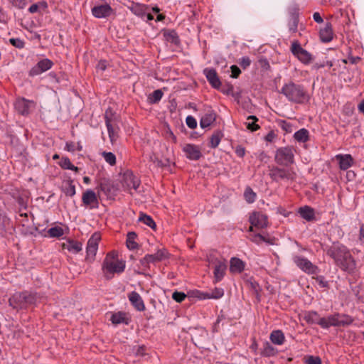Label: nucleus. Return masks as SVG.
Here are the masks:
<instances>
[{
	"mask_svg": "<svg viewBox=\"0 0 364 364\" xmlns=\"http://www.w3.org/2000/svg\"><path fill=\"white\" fill-rule=\"evenodd\" d=\"M327 254L342 269L350 272L355 268V262L344 245L334 244L328 250Z\"/></svg>",
	"mask_w": 364,
	"mask_h": 364,
	"instance_id": "obj_1",
	"label": "nucleus"
},
{
	"mask_svg": "<svg viewBox=\"0 0 364 364\" xmlns=\"http://www.w3.org/2000/svg\"><path fill=\"white\" fill-rule=\"evenodd\" d=\"M282 94L289 102L295 104H304L309 100V95L307 90L301 84H296L294 82L285 83L281 90Z\"/></svg>",
	"mask_w": 364,
	"mask_h": 364,
	"instance_id": "obj_2",
	"label": "nucleus"
},
{
	"mask_svg": "<svg viewBox=\"0 0 364 364\" xmlns=\"http://www.w3.org/2000/svg\"><path fill=\"white\" fill-rule=\"evenodd\" d=\"M125 261L118 259L117 252L112 251L107 254L105 258L102 269L105 277L109 280L113 277L114 274H120L124 271Z\"/></svg>",
	"mask_w": 364,
	"mask_h": 364,
	"instance_id": "obj_3",
	"label": "nucleus"
},
{
	"mask_svg": "<svg viewBox=\"0 0 364 364\" xmlns=\"http://www.w3.org/2000/svg\"><path fill=\"white\" fill-rule=\"evenodd\" d=\"M37 301L36 294L28 291L16 292L10 297L9 305L15 309H26Z\"/></svg>",
	"mask_w": 364,
	"mask_h": 364,
	"instance_id": "obj_4",
	"label": "nucleus"
},
{
	"mask_svg": "<svg viewBox=\"0 0 364 364\" xmlns=\"http://www.w3.org/2000/svg\"><path fill=\"white\" fill-rule=\"evenodd\" d=\"M294 155L291 147H282L276 151L275 161L279 165L288 166L294 162Z\"/></svg>",
	"mask_w": 364,
	"mask_h": 364,
	"instance_id": "obj_5",
	"label": "nucleus"
},
{
	"mask_svg": "<svg viewBox=\"0 0 364 364\" xmlns=\"http://www.w3.org/2000/svg\"><path fill=\"white\" fill-rule=\"evenodd\" d=\"M36 103L33 100H26L24 97L17 98L14 102L16 111L21 115L27 116L31 109H35Z\"/></svg>",
	"mask_w": 364,
	"mask_h": 364,
	"instance_id": "obj_6",
	"label": "nucleus"
},
{
	"mask_svg": "<svg viewBox=\"0 0 364 364\" xmlns=\"http://www.w3.org/2000/svg\"><path fill=\"white\" fill-rule=\"evenodd\" d=\"M100 240L101 235L99 232H95L88 240L86 247V260L90 262L94 260L98 249V244Z\"/></svg>",
	"mask_w": 364,
	"mask_h": 364,
	"instance_id": "obj_7",
	"label": "nucleus"
},
{
	"mask_svg": "<svg viewBox=\"0 0 364 364\" xmlns=\"http://www.w3.org/2000/svg\"><path fill=\"white\" fill-rule=\"evenodd\" d=\"M293 261L303 272L310 274H316L317 267L313 264L307 258L300 255H294Z\"/></svg>",
	"mask_w": 364,
	"mask_h": 364,
	"instance_id": "obj_8",
	"label": "nucleus"
},
{
	"mask_svg": "<svg viewBox=\"0 0 364 364\" xmlns=\"http://www.w3.org/2000/svg\"><path fill=\"white\" fill-rule=\"evenodd\" d=\"M269 175L275 181L279 180L294 181L296 178V173L291 169H284L278 167L273 168Z\"/></svg>",
	"mask_w": 364,
	"mask_h": 364,
	"instance_id": "obj_9",
	"label": "nucleus"
},
{
	"mask_svg": "<svg viewBox=\"0 0 364 364\" xmlns=\"http://www.w3.org/2000/svg\"><path fill=\"white\" fill-rule=\"evenodd\" d=\"M291 51L299 60L304 64H309L312 60L311 55L304 50L298 42H294L291 47Z\"/></svg>",
	"mask_w": 364,
	"mask_h": 364,
	"instance_id": "obj_10",
	"label": "nucleus"
},
{
	"mask_svg": "<svg viewBox=\"0 0 364 364\" xmlns=\"http://www.w3.org/2000/svg\"><path fill=\"white\" fill-rule=\"evenodd\" d=\"M214 282H220L225 275L227 262L225 259H215L213 261Z\"/></svg>",
	"mask_w": 364,
	"mask_h": 364,
	"instance_id": "obj_11",
	"label": "nucleus"
},
{
	"mask_svg": "<svg viewBox=\"0 0 364 364\" xmlns=\"http://www.w3.org/2000/svg\"><path fill=\"white\" fill-rule=\"evenodd\" d=\"M249 222L257 229H262L267 226V216L260 211H254L250 213Z\"/></svg>",
	"mask_w": 364,
	"mask_h": 364,
	"instance_id": "obj_12",
	"label": "nucleus"
},
{
	"mask_svg": "<svg viewBox=\"0 0 364 364\" xmlns=\"http://www.w3.org/2000/svg\"><path fill=\"white\" fill-rule=\"evenodd\" d=\"M97 188L108 198H113L117 193V188L109 178H102L100 180Z\"/></svg>",
	"mask_w": 364,
	"mask_h": 364,
	"instance_id": "obj_13",
	"label": "nucleus"
},
{
	"mask_svg": "<svg viewBox=\"0 0 364 364\" xmlns=\"http://www.w3.org/2000/svg\"><path fill=\"white\" fill-rule=\"evenodd\" d=\"M82 202L85 206L88 207L90 209H97L99 207L97 195L91 189H88L82 193Z\"/></svg>",
	"mask_w": 364,
	"mask_h": 364,
	"instance_id": "obj_14",
	"label": "nucleus"
},
{
	"mask_svg": "<svg viewBox=\"0 0 364 364\" xmlns=\"http://www.w3.org/2000/svg\"><path fill=\"white\" fill-rule=\"evenodd\" d=\"M53 65V63L48 58L42 59L30 70L29 76L33 77L38 75L50 70Z\"/></svg>",
	"mask_w": 364,
	"mask_h": 364,
	"instance_id": "obj_15",
	"label": "nucleus"
},
{
	"mask_svg": "<svg viewBox=\"0 0 364 364\" xmlns=\"http://www.w3.org/2000/svg\"><path fill=\"white\" fill-rule=\"evenodd\" d=\"M114 13L112 8L107 3L95 6L92 9V15L97 18H107Z\"/></svg>",
	"mask_w": 364,
	"mask_h": 364,
	"instance_id": "obj_16",
	"label": "nucleus"
},
{
	"mask_svg": "<svg viewBox=\"0 0 364 364\" xmlns=\"http://www.w3.org/2000/svg\"><path fill=\"white\" fill-rule=\"evenodd\" d=\"M203 73L212 87L216 89L220 87L221 82L215 69L209 68H205L203 70Z\"/></svg>",
	"mask_w": 364,
	"mask_h": 364,
	"instance_id": "obj_17",
	"label": "nucleus"
},
{
	"mask_svg": "<svg viewBox=\"0 0 364 364\" xmlns=\"http://www.w3.org/2000/svg\"><path fill=\"white\" fill-rule=\"evenodd\" d=\"M128 298L132 305L139 311H144L145 310V305L144 301L139 293L135 291H132Z\"/></svg>",
	"mask_w": 364,
	"mask_h": 364,
	"instance_id": "obj_18",
	"label": "nucleus"
},
{
	"mask_svg": "<svg viewBox=\"0 0 364 364\" xmlns=\"http://www.w3.org/2000/svg\"><path fill=\"white\" fill-rule=\"evenodd\" d=\"M197 297L200 299H220L224 295V290L222 288H215L211 291L200 292L197 291Z\"/></svg>",
	"mask_w": 364,
	"mask_h": 364,
	"instance_id": "obj_19",
	"label": "nucleus"
},
{
	"mask_svg": "<svg viewBox=\"0 0 364 364\" xmlns=\"http://www.w3.org/2000/svg\"><path fill=\"white\" fill-rule=\"evenodd\" d=\"M112 115V112L109 109H107L105 112V124H106L107 131H108L109 137L110 139V141L112 142H113L117 139L118 136H117V132H116L115 129L112 127V123H111V122H112L111 116Z\"/></svg>",
	"mask_w": 364,
	"mask_h": 364,
	"instance_id": "obj_20",
	"label": "nucleus"
},
{
	"mask_svg": "<svg viewBox=\"0 0 364 364\" xmlns=\"http://www.w3.org/2000/svg\"><path fill=\"white\" fill-rule=\"evenodd\" d=\"M186 157L191 160H198L202 156L200 149L198 146L191 144H187L183 148Z\"/></svg>",
	"mask_w": 364,
	"mask_h": 364,
	"instance_id": "obj_21",
	"label": "nucleus"
},
{
	"mask_svg": "<svg viewBox=\"0 0 364 364\" xmlns=\"http://www.w3.org/2000/svg\"><path fill=\"white\" fill-rule=\"evenodd\" d=\"M336 159L338 161L341 170H347L352 166L353 163V159L350 154H338L336 156Z\"/></svg>",
	"mask_w": 364,
	"mask_h": 364,
	"instance_id": "obj_22",
	"label": "nucleus"
},
{
	"mask_svg": "<svg viewBox=\"0 0 364 364\" xmlns=\"http://www.w3.org/2000/svg\"><path fill=\"white\" fill-rule=\"evenodd\" d=\"M319 36L321 41L323 43L331 41L333 37V33L331 23H327L324 28L320 30Z\"/></svg>",
	"mask_w": 364,
	"mask_h": 364,
	"instance_id": "obj_23",
	"label": "nucleus"
},
{
	"mask_svg": "<svg viewBox=\"0 0 364 364\" xmlns=\"http://www.w3.org/2000/svg\"><path fill=\"white\" fill-rule=\"evenodd\" d=\"M124 183L128 188L137 190L140 181L132 173H126L124 177Z\"/></svg>",
	"mask_w": 364,
	"mask_h": 364,
	"instance_id": "obj_24",
	"label": "nucleus"
},
{
	"mask_svg": "<svg viewBox=\"0 0 364 364\" xmlns=\"http://www.w3.org/2000/svg\"><path fill=\"white\" fill-rule=\"evenodd\" d=\"M230 263V271L232 273H241L245 269V262L239 258H231Z\"/></svg>",
	"mask_w": 364,
	"mask_h": 364,
	"instance_id": "obj_25",
	"label": "nucleus"
},
{
	"mask_svg": "<svg viewBox=\"0 0 364 364\" xmlns=\"http://www.w3.org/2000/svg\"><path fill=\"white\" fill-rule=\"evenodd\" d=\"M331 326L338 327L337 314H331L326 317H323L321 327L323 328H328Z\"/></svg>",
	"mask_w": 364,
	"mask_h": 364,
	"instance_id": "obj_26",
	"label": "nucleus"
},
{
	"mask_svg": "<svg viewBox=\"0 0 364 364\" xmlns=\"http://www.w3.org/2000/svg\"><path fill=\"white\" fill-rule=\"evenodd\" d=\"M131 6L130 11L141 18H145L146 11L149 9L148 6L139 3H135V4H131Z\"/></svg>",
	"mask_w": 364,
	"mask_h": 364,
	"instance_id": "obj_27",
	"label": "nucleus"
},
{
	"mask_svg": "<svg viewBox=\"0 0 364 364\" xmlns=\"http://www.w3.org/2000/svg\"><path fill=\"white\" fill-rule=\"evenodd\" d=\"M298 213L300 214L301 217L305 219L307 221H312L315 219V213L314 210L309 206H304L301 207L299 209Z\"/></svg>",
	"mask_w": 364,
	"mask_h": 364,
	"instance_id": "obj_28",
	"label": "nucleus"
},
{
	"mask_svg": "<svg viewBox=\"0 0 364 364\" xmlns=\"http://www.w3.org/2000/svg\"><path fill=\"white\" fill-rule=\"evenodd\" d=\"M269 339L274 344L281 346L284 343L285 336L281 330H275L270 333Z\"/></svg>",
	"mask_w": 364,
	"mask_h": 364,
	"instance_id": "obj_29",
	"label": "nucleus"
},
{
	"mask_svg": "<svg viewBox=\"0 0 364 364\" xmlns=\"http://www.w3.org/2000/svg\"><path fill=\"white\" fill-rule=\"evenodd\" d=\"M215 120V114L213 112L206 113L203 115L200 121V126L203 128L208 127Z\"/></svg>",
	"mask_w": 364,
	"mask_h": 364,
	"instance_id": "obj_30",
	"label": "nucleus"
},
{
	"mask_svg": "<svg viewBox=\"0 0 364 364\" xmlns=\"http://www.w3.org/2000/svg\"><path fill=\"white\" fill-rule=\"evenodd\" d=\"M62 191L67 196L73 197L75 196L76 193L75 186L73 184V180L69 179L64 181L62 186Z\"/></svg>",
	"mask_w": 364,
	"mask_h": 364,
	"instance_id": "obj_31",
	"label": "nucleus"
},
{
	"mask_svg": "<svg viewBox=\"0 0 364 364\" xmlns=\"http://www.w3.org/2000/svg\"><path fill=\"white\" fill-rule=\"evenodd\" d=\"M305 320L311 324H318L321 326L322 318L316 311H309L305 315Z\"/></svg>",
	"mask_w": 364,
	"mask_h": 364,
	"instance_id": "obj_32",
	"label": "nucleus"
},
{
	"mask_svg": "<svg viewBox=\"0 0 364 364\" xmlns=\"http://www.w3.org/2000/svg\"><path fill=\"white\" fill-rule=\"evenodd\" d=\"M166 251L165 249H160L156 253L154 254H148L146 255L147 257H150L148 258L151 263H155L157 262H160L166 257Z\"/></svg>",
	"mask_w": 364,
	"mask_h": 364,
	"instance_id": "obj_33",
	"label": "nucleus"
},
{
	"mask_svg": "<svg viewBox=\"0 0 364 364\" xmlns=\"http://www.w3.org/2000/svg\"><path fill=\"white\" fill-rule=\"evenodd\" d=\"M110 320L112 323L115 325L120 324L122 323L128 324V319L126 317V314L122 311L113 314L111 316Z\"/></svg>",
	"mask_w": 364,
	"mask_h": 364,
	"instance_id": "obj_34",
	"label": "nucleus"
},
{
	"mask_svg": "<svg viewBox=\"0 0 364 364\" xmlns=\"http://www.w3.org/2000/svg\"><path fill=\"white\" fill-rule=\"evenodd\" d=\"M137 235L134 232H129L127 235V247L129 250H134L138 247L137 243L135 242V239Z\"/></svg>",
	"mask_w": 364,
	"mask_h": 364,
	"instance_id": "obj_35",
	"label": "nucleus"
},
{
	"mask_svg": "<svg viewBox=\"0 0 364 364\" xmlns=\"http://www.w3.org/2000/svg\"><path fill=\"white\" fill-rule=\"evenodd\" d=\"M139 221L144 223L145 225L150 227L152 230H156V225L152 218L144 213H140Z\"/></svg>",
	"mask_w": 364,
	"mask_h": 364,
	"instance_id": "obj_36",
	"label": "nucleus"
},
{
	"mask_svg": "<svg viewBox=\"0 0 364 364\" xmlns=\"http://www.w3.org/2000/svg\"><path fill=\"white\" fill-rule=\"evenodd\" d=\"M294 137L298 142H306L309 140V131L302 128L294 133Z\"/></svg>",
	"mask_w": 364,
	"mask_h": 364,
	"instance_id": "obj_37",
	"label": "nucleus"
},
{
	"mask_svg": "<svg viewBox=\"0 0 364 364\" xmlns=\"http://www.w3.org/2000/svg\"><path fill=\"white\" fill-rule=\"evenodd\" d=\"M247 238L257 245H259L262 242H265L269 244H273L271 240L267 239L264 236L260 234H251L249 236H247Z\"/></svg>",
	"mask_w": 364,
	"mask_h": 364,
	"instance_id": "obj_38",
	"label": "nucleus"
},
{
	"mask_svg": "<svg viewBox=\"0 0 364 364\" xmlns=\"http://www.w3.org/2000/svg\"><path fill=\"white\" fill-rule=\"evenodd\" d=\"M164 93L161 90H156L148 96V102L149 104H156L162 98Z\"/></svg>",
	"mask_w": 364,
	"mask_h": 364,
	"instance_id": "obj_39",
	"label": "nucleus"
},
{
	"mask_svg": "<svg viewBox=\"0 0 364 364\" xmlns=\"http://www.w3.org/2000/svg\"><path fill=\"white\" fill-rule=\"evenodd\" d=\"M338 318V327L348 326L352 323L353 319L348 315L336 314Z\"/></svg>",
	"mask_w": 364,
	"mask_h": 364,
	"instance_id": "obj_40",
	"label": "nucleus"
},
{
	"mask_svg": "<svg viewBox=\"0 0 364 364\" xmlns=\"http://www.w3.org/2000/svg\"><path fill=\"white\" fill-rule=\"evenodd\" d=\"M164 36L166 37V40L169 42H171L176 45L180 43V38L178 36L176 32L173 30L166 31L164 33Z\"/></svg>",
	"mask_w": 364,
	"mask_h": 364,
	"instance_id": "obj_41",
	"label": "nucleus"
},
{
	"mask_svg": "<svg viewBox=\"0 0 364 364\" xmlns=\"http://www.w3.org/2000/svg\"><path fill=\"white\" fill-rule=\"evenodd\" d=\"M67 249L69 252L77 253L82 250V243L77 241L70 240L68 242Z\"/></svg>",
	"mask_w": 364,
	"mask_h": 364,
	"instance_id": "obj_42",
	"label": "nucleus"
},
{
	"mask_svg": "<svg viewBox=\"0 0 364 364\" xmlns=\"http://www.w3.org/2000/svg\"><path fill=\"white\" fill-rule=\"evenodd\" d=\"M277 353V349L273 347L270 343H266L264 345L262 350V355L267 357L275 355Z\"/></svg>",
	"mask_w": 364,
	"mask_h": 364,
	"instance_id": "obj_43",
	"label": "nucleus"
},
{
	"mask_svg": "<svg viewBox=\"0 0 364 364\" xmlns=\"http://www.w3.org/2000/svg\"><path fill=\"white\" fill-rule=\"evenodd\" d=\"M244 197L248 203H252L256 200L257 195L250 187H247L244 192Z\"/></svg>",
	"mask_w": 364,
	"mask_h": 364,
	"instance_id": "obj_44",
	"label": "nucleus"
},
{
	"mask_svg": "<svg viewBox=\"0 0 364 364\" xmlns=\"http://www.w3.org/2000/svg\"><path fill=\"white\" fill-rule=\"evenodd\" d=\"M64 233L63 229L59 226L50 228L48 230V234L50 237H60Z\"/></svg>",
	"mask_w": 364,
	"mask_h": 364,
	"instance_id": "obj_45",
	"label": "nucleus"
},
{
	"mask_svg": "<svg viewBox=\"0 0 364 364\" xmlns=\"http://www.w3.org/2000/svg\"><path fill=\"white\" fill-rule=\"evenodd\" d=\"M247 120H252V122H247L246 124L247 128L249 130H250L252 132H255L259 129V126L256 124V122L258 120L257 117H255L254 115H250L247 117Z\"/></svg>",
	"mask_w": 364,
	"mask_h": 364,
	"instance_id": "obj_46",
	"label": "nucleus"
},
{
	"mask_svg": "<svg viewBox=\"0 0 364 364\" xmlns=\"http://www.w3.org/2000/svg\"><path fill=\"white\" fill-rule=\"evenodd\" d=\"M102 156L106 162H107L109 164H110L111 166L115 165L116 156L113 153L104 151L102 153Z\"/></svg>",
	"mask_w": 364,
	"mask_h": 364,
	"instance_id": "obj_47",
	"label": "nucleus"
},
{
	"mask_svg": "<svg viewBox=\"0 0 364 364\" xmlns=\"http://www.w3.org/2000/svg\"><path fill=\"white\" fill-rule=\"evenodd\" d=\"M279 127L285 131L287 133H291L293 131V126L291 123L285 121V120H280L279 122Z\"/></svg>",
	"mask_w": 364,
	"mask_h": 364,
	"instance_id": "obj_48",
	"label": "nucleus"
},
{
	"mask_svg": "<svg viewBox=\"0 0 364 364\" xmlns=\"http://www.w3.org/2000/svg\"><path fill=\"white\" fill-rule=\"evenodd\" d=\"M10 43L17 48H23L25 46V42L20 39V38H10L9 39Z\"/></svg>",
	"mask_w": 364,
	"mask_h": 364,
	"instance_id": "obj_49",
	"label": "nucleus"
},
{
	"mask_svg": "<svg viewBox=\"0 0 364 364\" xmlns=\"http://www.w3.org/2000/svg\"><path fill=\"white\" fill-rule=\"evenodd\" d=\"M220 141V137L219 134H213L210 140V146L212 148H215L218 146Z\"/></svg>",
	"mask_w": 364,
	"mask_h": 364,
	"instance_id": "obj_50",
	"label": "nucleus"
},
{
	"mask_svg": "<svg viewBox=\"0 0 364 364\" xmlns=\"http://www.w3.org/2000/svg\"><path fill=\"white\" fill-rule=\"evenodd\" d=\"M247 284L250 287V288L256 294H258L259 291L260 290V287L257 282L253 280L252 279H250L247 281Z\"/></svg>",
	"mask_w": 364,
	"mask_h": 364,
	"instance_id": "obj_51",
	"label": "nucleus"
},
{
	"mask_svg": "<svg viewBox=\"0 0 364 364\" xmlns=\"http://www.w3.org/2000/svg\"><path fill=\"white\" fill-rule=\"evenodd\" d=\"M59 164L63 169H70L72 166V163L68 157H63Z\"/></svg>",
	"mask_w": 364,
	"mask_h": 364,
	"instance_id": "obj_52",
	"label": "nucleus"
},
{
	"mask_svg": "<svg viewBox=\"0 0 364 364\" xmlns=\"http://www.w3.org/2000/svg\"><path fill=\"white\" fill-rule=\"evenodd\" d=\"M187 126L191 129H195L197 127V121L192 116H188L186 119Z\"/></svg>",
	"mask_w": 364,
	"mask_h": 364,
	"instance_id": "obj_53",
	"label": "nucleus"
},
{
	"mask_svg": "<svg viewBox=\"0 0 364 364\" xmlns=\"http://www.w3.org/2000/svg\"><path fill=\"white\" fill-rule=\"evenodd\" d=\"M150 257H147L145 255L144 257L140 259V264L143 267L144 270H146L148 268H149V264L151 263V261L148 259Z\"/></svg>",
	"mask_w": 364,
	"mask_h": 364,
	"instance_id": "obj_54",
	"label": "nucleus"
},
{
	"mask_svg": "<svg viewBox=\"0 0 364 364\" xmlns=\"http://www.w3.org/2000/svg\"><path fill=\"white\" fill-rule=\"evenodd\" d=\"M231 69V77L233 78H237L241 73L240 68L237 65H232L230 67Z\"/></svg>",
	"mask_w": 364,
	"mask_h": 364,
	"instance_id": "obj_55",
	"label": "nucleus"
},
{
	"mask_svg": "<svg viewBox=\"0 0 364 364\" xmlns=\"http://www.w3.org/2000/svg\"><path fill=\"white\" fill-rule=\"evenodd\" d=\"M11 4L18 8V9H23L26 6V0H9Z\"/></svg>",
	"mask_w": 364,
	"mask_h": 364,
	"instance_id": "obj_56",
	"label": "nucleus"
},
{
	"mask_svg": "<svg viewBox=\"0 0 364 364\" xmlns=\"http://www.w3.org/2000/svg\"><path fill=\"white\" fill-rule=\"evenodd\" d=\"M298 20L296 17H293L291 21L289 22V30L292 32H296L297 29Z\"/></svg>",
	"mask_w": 364,
	"mask_h": 364,
	"instance_id": "obj_57",
	"label": "nucleus"
},
{
	"mask_svg": "<svg viewBox=\"0 0 364 364\" xmlns=\"http://www.w3.org/2000/svg\"><path fill=\"white\" fill-rule=\"evenodd\" d=\"M307 364H321V361L318 357L309 356L306 360Z\"/></svg>",
	"mask_w": 364,
	"mask_h": 364,
	"instance_id": "obj_58",
	"label": "nucleus"
},
{
	"mask_svg": "<svg viewBox=\"0 0 364 364\" xmlns=\"http://www.w3.org/2000/svg\"><path fill=\"white\" fill-rule=\"evenodd\" d=\"M250 63H251V60H250V59L248 57H243V58L240 60V65H241L243 68H247L248 66H250Z\"/></svg>",
	"mask_w": 364,
	"mask_h": 364,
	"instance_id": "obj_59",
	"label": "nucleus"
},
{
	"mask_svg": "<svg viewBox=\"0 0 364 364\" xmlns=\"http://www.w3.org/2000/svg\"><path fill=\"white\" fill-rule=\"evenodd\" d=\"M172 299L178 303L182 302V291H174L172 294Z\"/></svg>",
	"mask_w": 364,
	"mask_h": 364,
	"instance_id": "obj_60",
	"label": "nucleus"
},
{
	"mask_svg": "<svg viewBox=\"0 0 364 364\" xmlns=\"http://www.w3.org/2000/svg\"><path fill=\"white\" fill-rule=\"evenodd\" d=\"M177 108V103L175 100H172L169 102L168 109L171 114L176 113Z\"/></svg>",
	"mask_w": 364,
	"mask_h": 364,
	"instance_id": "obj_61",
	"label": "nucleus"
},
{
	"mask_svg": "<svg viewBox=\"0 0 364 364\" xmlns=\"http://www.w3.org/2000/svg\"><path fill=\"white\" fill-rule=\"evenodd\" d=\"M277 135L273 131H270L265 136L264 140L267 142H272L276 138Z\"/></svg>",
	"mask_w": 364,
	"mask_h": 364,
	"instance_id": "obj_62",
	"label": "nucleus"
},
{
	"mask_svg": "<svg viewBox=\"0 0 364 364\" xmlns=\"http://www.w3.org/2000/svg\"><path fill=\"white\" fill-rule=\"evenodd\" d=\"M235 153L239 157H243L245 154V149L241 146H237L235 148Z\"/></svg>",
	"mask_w": 364,
	"mask_h": 364,
	"instance_id": "obj_63",
	"label": "nucleus"
},
{
	"mask_svg": "<svg viewBox=\"0 0 364 364\" xmlns=\"http://www.w3.org/2000/svg\"><path fill=\"white\" fill-rule=\"evenodd\" d=\"M97 69L100 70L102 71L105 70L107 68V61L106 60H100L97 65Z\"/></svg>",
	"mask_w": 364,
	"mask_h": 364,
	"instance_id": "obj_64",
	"label": "nucleus"
}]
</instances>
